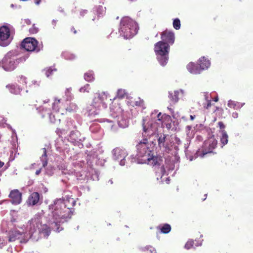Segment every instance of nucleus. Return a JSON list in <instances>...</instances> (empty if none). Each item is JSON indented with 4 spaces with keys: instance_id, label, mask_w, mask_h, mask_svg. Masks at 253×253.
Masks as SVG:
<instances>
[{
    "instance_id": "nucleus-1",
    "label": "nucleus",
    "mask_w": 253,
    "mask_h": 253,
    "mask_svg": "<svg viewBox=\"0 0 253 253\" xmlns=\"http://www.w3.org/2000/svg\"><path fill=\"white\" fill-rule=\"evenodd\" d=\"M76 203V200L69 195H67L64 198L54 200L53 203L48 206L50 213L46 217L47 224L42 223L41 221L43 214L42 211L29 221L26 231L22 228L10 231L9 241L13 242L18 240L20 243H26L36 233L47 238L50 233L51 229L59 232L63 229L61 224L71 218L74 211L73 208Z\"/></svg>"
},
{
    "instance_id": "nucleus-2",
    "label": "nucleus",
    "mask_w": 253,
    "mask_h": 253,
    "mask_svg": "<svg viewBox=\"0 0 253 253\" xmlns=\"http://www.w3.org/2000/svg\"><path fill=\"white\" fill-rule=\"evenodd\" d=\"M155 144L152 140L143 138L136 145V157L139 164H147L156 167L160 165L162 160L152 154Z\"/></svg>"
},
{
    "instance_id": "nucleus-3",
    "label": "nucleus",
    "mask_w": 253,
    "mask_h": 253,
    "mask_svg": "<svg viewBox=\"0 0 253 253\" xmlns=\"http://www.w3.org/2000/svg\"><path fill=\"white\" fill-rule=\"evenodd\" d=\"M170 118L169 116L166 114L162 115L161 113H158L156 110L152 112L150 117H144L142 123L143 136L150 137L156 135L159 127L163 126L164 120L170 119Z\"/></svg>"
},
{
    "instance_id": "nucleus-4",
    "label": "nucleus",
    "mask_w": 253,
    "mask_h": 253,
    "mask_svg": "<svg viewBox=\"0 0 253 253\" xmlns=\"http://www.w3.org/2000/svg\"><path fill=\"white\" fill-rule=\"evenodd\" d=\"M49 99L43 101V105L39 108V112L42 117L46 116L49 117L50 121L52 123H58L60 121L59 112L61 106V100L54 98L53 102L51 103V107L48 104Z\"/></svg>"
},
{
    "instance_id": "nucleus-5",
    "label": "nucleus",
    "mask_w": 253,
    "mask_h": 253,
    "mask_svg": "<svg viewBox=\"0 0 253 253\" xmlns=\"http://www.w3.org/2000/svg\"><path fill=\"white\" fill-rule=\"evenodd\" d=\"M138 26L137 23L131 18L125 16L120 21L119 32L120 36L125 39L132 38L138 32Z\"/></svg>"
},
{
    "instance_id": "nucleus-6",
    "label": "nucleus",
    "mask_w": 253,
    "mask_h": 253,
    "mask_svg": "<svg viewBox=\"0 0 253 253\" xmlns=\"http://www.w3.org/2000/svg\"><path fill=\"white\" fill-rule=\"evenodd\" d=\"M26 60V57H19L15 52L11 51L7 52L0 61V67L5 71L11 72L17 68L20 63Z\"/></svg>"
},
{
    "instance_id": "nucleus-7",
    "label": "nucleus",
    "mask_w": 253,
    "mask_h": 253,
    "mask_svg": "<svg viewBox=\"0 0 253 253\" xmlns=\"http://www.w3.org/2000/svg\"><path fill=\"white\" fill-rule=\"evenodd\" d=\"M110 109L112 112L116 114V117L118 118L117 122L120 127H127L129 125V111L126 109V104L123 102L118 103L116 106L112 104L110 106Z\"/></svg>"
},
{
    "instance_id": "nucleus-8",
    "label": "nucleus",
    "mask_w": 253,
    "mask_h": 253,
    "mask_svg": "<svg viewBox=\"0 0 253 253\" xmlns=\"http://www.w3.org/2000/svg\"><path fill=\"white\" fill-rule=\"evenodd\" d=\"M154 51L159 63L163 66H165L169 60V45L163 42H158L155 44Z\"/></svg>"
},
{
    "instance_id": "nucleus-9",
    "label": "nucleus",
    "mask_w": 253,
    "mask_h": 253,
    "mask_svg": "<svg viewBox=\"0 0 253 253\" xmlns=\"http://www.w3.org/2000/svg\"><path fill=\"white\" fill-rule=\"evenodd\" d=\"M198 61L199 66L192 62L187 64L186 68L189 73L194 75L199 74L202 71L207 70L211 66L210 60L205 56L199 58Z\"/></svg>"
},
{
    "instance_id": "nucleus-10",
    "label": "nucleus",
    "mask_w": 253,
    "mask_h": 253,
    "mask_svg": "<svg viewBox=\"0 0 253 253\" xmlns=\"http://www.w3.org/2000/svg\"><path fill=\"white\" fill-rule=\"evenodd\" d=\"M217 141L213 135L206 140L201 149H199L196 153L197 157H204L206 154L213 153L216 148Z\"/></svg>"
},
{
    "instance_id": "nucleus-11",
    "label": "nucleus",
    "mask_w": 253,
    "mask_h": 253,
    "mask_svg": "<svg viewBox=\"0 0 253 253\" xmlns=\"http://www.w3.org/2000/svg\"><path fill=\"white\" fill-rule=\"evenodd\" d=\"M21 46L28 51L39 52L42 48V44L39 43L35 38H25L21 43Z\"/></svg>"
},
{
    "instance_id": "nucleus-12",
    "label": "nucleus",
    "mask_w": 253,
    "mask_h": 253,
    "mask_svg": "<svg viewBox=\"0 0 253 253\" xmlns=\"http://www.w3.org/2000/svg\"><path fill=\"white\" fill-rule=\"evenodd\" d=\"M178 163L177 161H175V160H169L168 159L166 160V166H162L161 168H159L158 169L156 170V173L158 174L160 173V175L161 176V179H162V181H163V177L165 174L168 175L170 171H172L175 168L178 167Z\"/></svg>"
},
{
    "instance_id": "nucleus-13",
    "label": "nucleus",
    "mask_w": 253,
    "mask_h": 253,
    "mask_svg": "<svg viewBox=\"0 0 253 253\" xmlns=\"http://www.w3.org/2000/svg\"><path fill=\"white\" fill-rule=\"evenodd\" d=\"M113 160L117 162L121 166H124L126 164L128 160L127 152L124 149L117 147L112 151Z\"/></svg>"
},
{
    "instance_id": "nucleus-14",
    "label": "nucleus",
    "mask_w": 253,
    "mask_h": 253,
    "mask_svg": "<svg viewBox=\"0 0 253 253\" xmlns=\"http://www.w3.org/2000/svg\"><path fill=\"white\" fill-rule=\"evenodd\" d=\"M12 38L10 35L9 29L5 26L0 27V45L6 46L9 44Z\"/></svg>"
},
{
    "instance_id": "nucleus-15",
    "label": "nucleus",
    "mask_w": 253,
    "mask_h": 253,
    "mask_svg": "<svg viewBox=\"0 0 253 253\" xmlns=\"http://www.w3.org/2000/svg\"><path fill=\"white\" fill-rule=\"evenodd\" d=\"M68 140L74 145L80 146L81 142L84 140V137L80 132L75 129L71 130L67 136Z\"/></svg>"
},
{
    "instance_id": "nucleus-16",
    "label": "nucleus",
    "mask_w": 253,
    "mask_h": 253,
    "mask_svg": "<svg viewBox=\"0 0 253 253\" xmlns=\"http://www.w3.org/2000/svg\"><path fill=\"white\" fill-rule=\"evenodd\" d=\"M76 129V126L75 122L72 120L68 121L66 124L65 128H57L56 132L59 137L65 135L68 131Z\"/></svg>"
},
{
    "instance_id": "nucleus-17",
    "label": "nucleus",
    "mask_w": 253,
    "mask_h": 253,
    "mask_svg": "<svg viewBox=\"0 0 253 253\" xmlns=\"http://www.w3.org/2000/svg\"><path fill=\"white\" fill-rule=\"evenodd\" d=\"M161 42L171 45L174 42V34L172 31H165L161 34Z\"/></svg>"
},
{
    "instance_id": "nucleus-18",
    "label": "nucleus",
    "mask_w": 253,
    "mask_h": 253,
    "mask_svg": "<svg viewBox=\"0 0 253 253\" xmlns=\"http://www.w3.org/2000/svg\"><path fill=\"white\" fill-rule=\"evenodd\" d=\"M9 197L11 199V202L13 205H18L22 201V193L17 189L12 190L9 195Z\"/></svg>"
},
{
    "instance_id": "nucleus-19",
    "label": "nucleus",
    "mask_w": 253,
    "mask_h": 253,
    "mask_svg": "<svg viewBox=\"0 0 253 253\" xmlns=\"http://www.w3.org/2000/svg\"><path fill=\"white\" fill-rule=\"evenodd\" d=\"M158 144L159 147L161 148H163L164 151H167V150H169V146L168 144V137L169 136L165 134H161L160 136L158 135Z\"/></svg>"
},
{
    "instance_id": "nucleus-20",
    "label": "nucleus",
    "mask_w": 253,
    "mask_h": 253,
    "mask_svg": "<svg viewBox=\"0 0 253 253\" xmlns=\"http://www.w3.org/2000/svg\"><path fill=\"white\" fill-rule=\"evenodd\" d=\"M97 95L99 97L101 102H102V106L104 108L106 107L107 102L112 101L110 95L107 91L97 92Z\"/></svg>"
},
{
    "instance_id": "nucleus-21",
    "label": "nucleus",
    "mask_w": 253,
    "mask_h": 253,
    "mask_svg": "<svg viewBox=\"0 0 253 253\" xmlns=\"http://www.w3.org/2000/svg\"><path fill=\"white\" fill-rule=\"evenodd\" d=\"M185 91L182 89L174 90L173 92L172 91L169 92V98L174 103L178 102L179 100V96L184 95Z\"/></svg>"
},
{
    "instance_id": "nucleus-22",
    "label": "nucleus",
    "mask_w": 253,
    "mask_h": 253,
    "mask_svg": "<svg viewBox=\"0 0 253 253\" xmlns=\"http://www.w3.org/2000/svg\"><path fill=\"white\" fill-rule=\"evenodd\" d=\"M82 163H74V168H76V169H74L73 170L68 169H64V170L62 171V173H63L65 174H73L76 175L77 179H79L78 177V171H77L78 168H81L82 167Z\"/></svg>"
},
{
    "instance_id": "nucleus-23",
    "label": "nucleus",
    "mask_w": 253,
    "mask_h": 253,
    "mask_svg": "<svg viewBox=\"0 0 253 253\" xmlns=\"http://www.w3.org/2000/svg\"><path fill=\"white\" fill-rule=\"evenodd\" d=\"M40 200V195L38 192L32 193L28 198L27 203L31 206H34L38 203Z\"/></svg>"
},
{
    "instance_id": "nucleus-24",
    "label": "nucleus",
    "mask_w": 253,
    "mask_h": 253,
    "mask_svg": "<svg viewBox=\"0 0 253 253\" xmlns=\"http://www.w3.org/2000/svg\"><path fill=\"white\" fill-rule=\"evenodd\" d=\"M245 104V103H241L238 101H235L231 99L228 101L227 106L234 110H240Z\"/></svg>"
},
{
    "instance_id": "nucleus-25",
    "label": "nucleus",
    "mask_w": 253,
    "mask_h": 253,
    "mask_svg": "<svg viewBox=\"0 0 253 253\" xmlns=\"http://www.w3.org/2000/svg\"><path fill=\"white\" fill-rule=\"evenodd\" d=\"M8 90L13 94H18L20 92L21 88L17 85L15 84H9L6 86Z\"/></svg>"
},
{
    "instance_id": "nucleus-26",
    "label": "nucleus",
    "mask_w": 253,
    "mask_h": 253,
    "mask_svg": "<svg viewBox=\"0 0 253 253\" xmlns=\"http://www.w3.org/2000/svg\"><path fill=\"white\" fill-rule=\"evenodd\" d=\"M87 115L89 116H95L99 113V109L93 106L92 104L87 106L86 108Z\"/></svg>"
},
{
    "instance_id": "nucleus-27",
    "label": "nucleus",
    "mask_w": 253,
    "mask_h": 253,
    "mask_svg": "<svg viewBox=\"0 0 253 253\" xmlns=\"http://www.w3.org/2000/svg\"><path fill=\"white\" fill-rule=\"evenodd\" d=\"M220 133L221 134L220 141V143L222 145L221 147H222L223 146L227 144L228 142V135L224 129L221 130L220 131Z\"/></svg>"
},
{
    "instance_id": "nucleus-28",
    "label": "nucleus",
    "mask_w": 253,
    "mask_h": 253,
    "mask_svg": "<svg viewBox=\"0 0 253 253\" xmlns=\"http://www.w3.org/2000/svg\"><path fill=\"white\" fill-rule=\"evenodd\" d=\"M128 93L125 89H119L117 92V95L114 98L113 100H115L116 98L119 99H123L125 97H127Z\"/></svg>"
},
{
    "instance_id": "nucleus-29",
    "label": "nucleus",
    "mask_w": 253,
    "mask_h": 253,
    "mask_svg": "<svg viewBox=\"0 0 253 253\" xmlns=\"http://www.w3.org/2000/svg\"><path fill=\"white\" fill-rule=\"evenodd\" d=\"M94 11L96 12L98 17L103 16L106 12V7L99 5L95 7Z\"/></svg>"
},
{
    "instance_id": "nucleus-30",
    "label": "nucleus",
    "mask_w": 253,
    "mask_h": 253,
    "mask_svg": "<svg viewBox=\"0 0 253 253\" xmlns=\"http://www.w3.org/2000/svg\"><path fill=\"white\" fill-rule=\"evenodd\" d=\"M84 80L88 82H91L94 80V73L92 71H89L84 74Z\"/></svg>"
},
{
    "instance_id": "nucleus-31",
    "label": "nucleus",
    "mask_w": 253,
    "mask_h": 253,
    "mask_svg": "<svg viewBox=\"0 0 253 253\" xmlns=\"http://www.w3.org/2000/svg\"><path fill=\"white\" fill-rule=\"evenodd\" d=\"M62 56L66 60H74L76 56L69 51H64L62 53Z\"/></svg>"
},
{
    "instance_id": "nucleus-32",
    "label": "nucleus",
    "mask_w": 253,
    "mask_h": 253,
    "mask_svg": "<svg viewBox=\"0 0 253 253\" xmlns=\"http://www.w3.org/2000/svg\"><path fill=\"white\" fill-rule=\"evenodd\" d=\"M42 154L41 157V161L42 162V165L43 167H45L47 165V159L46 155V150L45 148L42 150Z\"/></svg>"
},
{
    "instance_id": "nucleus-33",
    "label": "nucleus",
    "mask_w": 253,
    "mask_h": 253,
    "mask_svg": "<svg viewBox=\"0 0 253 253\" xmlns=\"http://www.w3.org/2000/svg\"><path fill=\"white\" fill-rule=\"evenodd\" d=\"M91 104H92L93 106H95L96 108H98L99 109L101 106H102V102H101L99 97L97 96V93L95 94Z\"/></svg>"
},
{
    "instance_id": "nucleus-34",
    "label": "nucleus",
    "mask_w": 253,
    "mask_h": 253,
    "mask_svg": "<svg viewBox=\"0 0 253 253\" xmlns=\"http://www.w3.org/2000/svg\"><path fill=\"white\" fill-rule=\"evenodd\" d=\"M71 91V87L66 88L65 91V97L67 101H71L74 98V95Z\"/></svg>"
},
{
    "instance_id": "nucleus-35",
    "label": "nucleus",
    "mask_w": 253,
    "mask_h": 253,
    "mask_svg": "<svg viewBox=\"0 0 253 253\" xmlns=\"http://www.w3.org/2000/svg\"><path fill=\"white\" fill-rule=\"evenodd\" d=\"M77 105L73 102L69 104V105L66 108V110L69 112H74L78 110Z\"/></svg>"
},
{
    "instance_id": "nucleus-36",
    "label": "nucleus",
    "mask_w": 253,
    "mask_h": 253,
    "mask_svg": "<svg viewBox=\"0 0 253 253\" xmlns=\"http://www.w3.org/2000/svg\"><path fill=\"white\" fill-rule=\"evenodd\" d=\"M56 69L52 67H49L45 68L42 70V72L45 75L46 77L49 78L50 76L52 75V73L54 71H56Z\"/></svg>"
},
{
    "instance_id": "nucleus-37",
    "label": "nucleus",
    "mask_w": 253,
    "mask_h": 253,
    "mask_svg": "<svg viewBox=\"0 0 253 253\" xmlns=\"http://www.w3.org/2000/svg\"><path fill=\"white\" fill-rule=\"evenodd\" d=\"M160 230L162 233L168 234L171 230V226L169 224H165L160 228Z\"/></svg>"
},
{
    "instance_id": "nucleus-38",
    "label": "nucleus",
    "mask_w": 253,
    "mask_h": 253,
    "mask_svg": "<svg viewBox=\"0 0 253 253\" xmlns=\"http://www.w3.org/2000/svg\"><path fill=\"white\" fill-rule=\"evenodd\" d=\"M91 90L90 84H86L79 89V91L82 93H89Z\"/></svg>"
},
{
    "instance_id": "nucleus-39",
    "label": "nucleus",
    "mask_w": 253,
    "mask_h": 253,
    "mask_svg": "<svg viewBox=\"0 0 253 253\" xmlns=\"http://www.w3.org/2000/svg\"><path fill=\"white\" fill-rule=\"evenodd\" d=\"M185 131L187 137L189 138H192L194 135V130H192V126H186L185 128Z\"/></svg>"
},
{
    "instance_id": "nucleus-40",
    "label": "nucleus",
    "mask_w": 253,
    "mask_h": 253,
    "mask_svg": "<svg viewBox=\"0 0 253 253\" xmlns=\"http://www.w3.org/2000/svg\"><path fill=\"white\" fill-rule=\"evenodd\" d=\"M142 251H148L150 253H157L156 249L151 246H147L145 247H142L140 248Z\"/></svg>"
},
{
    "instance_id": "nucleus-41",
    "label": "nucleus",
    "mask_w": 253,
    "mask_h": 253,
    "mask_svg": "<svg viewBox=\"0 0 253 253\" xmlns=\"http://www.w3.org/2000/svg\"><path fill=\"white\" fill-rule=\"evenodd\" d=\"M173 27L176 30H179L180 28V21L178 18H175L173 20Z\"/></svg>"
},
{
    "instance_id": "nucleus-42",
    "label": "nucleus",
    "mask_w": 253,
    "mask_h": 253,
    "mask_svg": "<svg viewBox=\"0 0 253 253\" xmlns=\"http://www.w3.org/2000/svg\"><path fill=\"white\" fill-rule=\"evenodd\" d=\"M134 104L136 106L141 107L142 109L145 108L144 106V101L139 98L137 100L135 101Z\"/></svg>"
},
{
    "instance_id": "nucleus-43",
    "label": "nucleus",
    "mask_w": 253,
    "mask_h": 253,
    "mask_svg": "<svg viewBox=\"0 0 253 253\" xmlns=\"http://www.w3.org/2000/svg\"><path fill=\"white\" fill-rule=\"evenodd\" d=\"M18 82L23 85H26L27 84V78L23 75L19 76L18 77Z\"/></svg>"
},
{
    "instance_id": "nucleus-44",
    "label": "nucleus",
    "mask_w": 253,
    "mask_h": 253,
    "mask_svg": "<svg viewBox=\"0 0 253 253\" xmlns=\"http://www.w3.org/2000/svg\"><path fill=\"white\" fill-rule=\"evenodd\" d=\"M194 247V242L193 240H188L185 244L184 248L187 250H189Z\"/></svg>"
},
{
    "instance_id": "nucleus-45",
    "label": "nucleus",
    "mask_w": 253,
    "mask_h": 253,
    "mask_svg": "<svg viewBox=\"0 0 253 253\" xmlns=\"http://www.w3.org/2000/svg\"><path fill=\"white\" fill-rule=\"evenodd\" d=\"M29 32L32 34H36L38 32V28L33 25L32 27L29 29Z\"/></svg>"
},
{
    "instance_id": "nucleus-46",
    "label": "nucleus",
    "mask_w": 253,
    "mask_h": 253,
    "mask_svg": "<svg viewBox=\"0 0 253 253\" xmlns=\"http://www.w3.org/2000/svg\"><path fill=\"white\" fill-rule=\"evenodd\" d=\"M203 95L204 96V98H205V100H206V101L211 100V96H210V94L209 93V92H203Z\"/></svg>"
},
{
    "instance_id": "nucleus-47",
    "label": "nucleus",
    "mask_w": 253,
    "mask_h": 253,
    "mask_svg": "<svg viewBox=\"0 0 253 253\" xmlns=\"http://www.w3.org/2000/svg\"><path fill=\"white\" fill-rule=\"evenodd\" d=\"M231 116L234 119H237L239 117V114L237 112H234L231 114Z\"/></svg>"
},
{
    "instance_id": "nucleus-48",
    "label": "nucleus",
    "mask_w": 253,
    "mask_h": 253,
    "mask_svg": "<svg viewBox=\"0 0 253 253\" xmlns=\"http://www.w3.org/2000/svg\"><path fill=\"white\" fill-rule=\"evenodd\" d=\"M218 125L220 128L221 129V130H223L225 128V125L222 122H219L218 123Z\"/></svg>"
},
{
    "instance_id": "nucleus-49",
    "label": "nucleus",
    "mask_w": 253,
    "mask_h": 253,
    "mask_svg": "<svg viewBox=\"0 0 253 253\" xmlns=\"http://www.w3.org/2000/svg\"><path fill=\"white\" fill-rule=\"evenodd\" d=\"M87 13V11L86 10H82L80 11V14L82 16H84L85 14Z\"/></svg>"
},
{
    "instance_id": "nucleus-50",
    "label": "nucleus",
    "mask_w": 253,
    "mask_h": 253,
    "mask_svg": "<svg viewBox=\"0 0 253 253\" xmlns=\"http://www.w3.org/2000/svg\"><path fill=\"white\" fill-rule=\"evenodd\" d=\"M207 104L206 106H205V107L207 109H209L211 106V100L207 101Z\"/></svg>"
},
{
    "instance_id": "nucleus-51",
    "label": "nucleus",
    "mask_w": 253,
    "mask_h": 253,
    "mask_svg": "<svg viewBox=\"0 0 253 253\" xmlns=\"http://www.w3.org/2000/svg\"><path fill=\"white\" fill-rule=\"evenodd\" d=\"M32 84L34 85H36L37 86H39L40 84V82L37 81H32Z\"/></svg>"
},
{
    "instance_id": "nucleus-52",
    "label": "nucleus",
    "mask_w": 253,
    "mask_h": 253,
    "mask_svg": "<svg viewBox=\"0 0 253 253\" xmlns=\"http://www.w3.org/2000/svg\"><path fill=\"white\" fill-rule=\"evenodd\" d=\"M195 242H196V243H194V246L196 247L200 246L202 245V242L201 241H197V240H195Z\"/></svg>"
},
{
    "instance_id": "nucleus-53",
    "label": "nucleus",
    "mask_w": 253,
    "mask_h": 253,
    "mask_svg": "<svg viewBox=\"0 0 253 253\" xmlns=\"http://www.w3.org/2000/svg\"><path fill=\"white\" fill-rule=\"evenodd\" d=\"M56 23H57V21L56 20H53L51 22V24L53 26V28H54V27H55L56 25Z\"/></svg>"
},
{
    "instance_id": "nucleus-54",
    "label": "nucleus",
    "mask_w": 253,
    "mask_h": 253,
    "mask_svg": "<svg viewBox=\"0 0 253 253\" xmlns=\"http://www.w3.org/2000/svg\"><path fill=\"white\" fill-rule=\"evenodd\" d=\"M203 140V138H202V137L201 136H197L196 137V140L197 141H201Z\"/></svg>"
},
{
    "instance_id": "nucleus-55",
    "label": "nucleus",
    "mask_w": 253,
    "mask_h": 253,
    "mask_svg": "<svg viewBox=\"0 0 253 253\" xmlns=\"http://www.w3.org/2000/svg\"><path fill=\"white\" fill-rule=\"evenodd\" d=\"M106 121L109 123L110 124V126L111 127V128H112L113 125H114V123L113 121H108V120H106Z\"/></svg>"
},
{
    "instance_id": "nucleus-56",
    "label": "nucleus",
    "mask_w": 253,
    "mask_h": 253,
    "mask_svg": "<svg viewBox=\"0 0 253 253\" xmlns=\"http://www.w3.org/2000/svg\"><path fill=\"white\" fill-rule=\"evenodd\" d=\"M41 171V169H38V170H36V175H39V174L40 173Z\"/></svg>"
},
{
    "instance_id": "nucleus-57",
    "label": "nucleus",
    "mask_w": 253,
    "mask_h": 253,
    "mask_svg": "<svg viewBox=\"0 0 253 253\" xmlns=\"http://www.w3.org/2000/svg\"><path fill=\"white\" fill-rule=\"evenodd\" d=\"M190 120L193 121L195 119V115H190Z\"/></svg>"
},
{
    "instance_id": "nucleus-58",
    "label": "nucleus",
    "mask_w": 253,
    "mask_h": 253,
    "mask_svg": "<svg viewBox=\"0 0 253 253\" xmlns=\"http://www.w3.org/2000/svg\"><path fill=\"white\" fill-rule=\"evenodd\" d=\"M25 22L27 24H30V23H31V21L29 19H26L25 20Z\"/></svg>"
},
{
    "instance_id": "nucleus-59",
    "label": "nucleus",
    "mask_w": 253,
    "mask_h": 253,
    "mask_svg": "<svg viewBox=\"0 0 253 253\" xmlns=\"http://www.w3.org/2000/svg\"><path fill=\"white\" fill-rule=\"evenodd\" d=\"M41 2V0H37L35 1V3L37 4V5H39Z\"/></svg>"
},
{
    "instance_id": "nucleus-60",
    "label": "nucleus",
    "mask_w": 253,
    "mask_h": 253,
    "mask_svg": "<svg viewBox=\"0 0 253 253\" xmlns=\"http://www.w3.org/2000/svg\"><path fill=\"white\" fill-rule=\"evenodd\" d=\"M4 165V163L0 161V168H1Z\"/></svg>"
},
{
    "instance_id": "nucleus-61",
    "label": "nucleus",
    "mask_w": 253,
    "mask_h": 253,
    "mask_svg": "<svg viewBox=\"0 0 253 253\" xmlns=\"http://www.w3.org/2000/svg\"><path fill=\"white\" fill-rule=\"evenodd\" d=\"M108 183H110V184H112L113 183V180L112 179H110L109 181H108Z\"/></svg>"
},
{
    "instance_id": "nucleus-62",
    "label": "nucleus",
    "mask_w": 253,
    "mask_h": 253,
    "mask_svg": "<svg viewBox=\"0 0 253 253\" xmlns=\"http://www.w3.org/2000/svg\"><path fill=\"white\" fill-rule=\"evenodd\" d=\"M168 109L169 110V111L172 113L173 112V110L171 108L168 107Z\"/></svg>"
},
{
    "instance_id": "nucleus-63",
    "label": "nucleus",
    "mask_w": 253,
    "mask_h": 253,
    "mask_svg": "<svg viewBox=\"0 0 253 253\" xmlns=\"http://www.w3.org/2000/svg\"><path fill=\"white\" fill-rule=\"evenodd\" d=\"M214 100V101L217 102L218 100V97H217L215 98Z\"/></svg>"
},
{
    "instance_id": "nucleus-64",
    "label": "nucleus",
    "mask_w": 253,
    "mask_h": 253,
    "mask_svg": "<svg viewBox=\"0 0 253 253\" xmlns=\"http://www.w3.org/2000/svg\"><path fill=\"white\" fill-rule=\"evenodd\" d=\"M169 178H167L166 181H167V183H169Z\"/></svg>"
}]
</instances>
